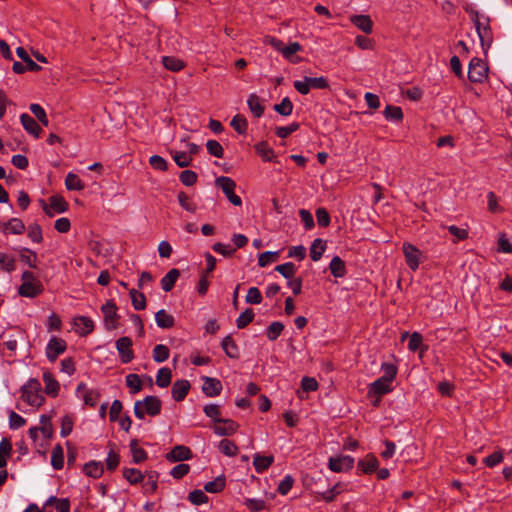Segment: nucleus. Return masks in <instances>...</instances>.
I'll use <instances>...</instances> for the list:
<instances>
[{
  "label": "nucleus",
  "instance_id": "f257e3e1",
  "mask_svg": "<svg viewBox=\"0 0 512 512\" xmlns=\"http://www.w3.org/2000/svg\"><path fill=\"white\" fill-rule=\"evenodd\" d=\"M471 18L480 39L481 47L483 51L486 52L493 42V34L489 24V19L483 15H479L477 12H473Z\"/></svg>",
  "mask_w": 512,
  "mask_h": 512
},
{
  "label": "nucleus",
  "instance_id": "f03ea898",
  "mask_svg": "<svg viewBox=\"0 0 512 512\" xmlns=\"http://www.w3.org/2000/svg\"><path fill=\"white\" fill-rule=\"evenodd\" d=\"M21 399L32 407H40L43 404L41 384L37 379L31 378L22 386Z\"/></svg>",
  "mask_w": 512,
  "mask_h": 512
},
{
  "label": "nucleus",
  "instance_id": "7ed1b4c3",
  "mask_svg": "<svg viewBox=\"0 0 512 512\" xmlns=\"http://www.w3.org/2000/svg\"><path fill=\"white\" fill-rule=\"evenodd\" d=\"M162 403L156 396H147L143 400L134 403V414L138 419H144L146 415L157 416L161 412Z\"/></svg>",
  "mask_w": 512,
  "mask_h": 512
},
{
  "label": "nucleus",
  "instance_id": "20e7f679",
  "mask_svg": "<svg viewBox=\"0 0 512 512\" xmlns=\"http://www.w3.org/2000/svg\"><path fill=\"white\" fill-rule=\"evenodd\" d=\"M216 185L221 188L227 199L235 206H241L242 200L234 193L236 183L233 179L226 176L218 177L215 181Z\"/></svg>",
  "mask_w": 512,
  "mask_h": 512
},
{
  "label": "nucleus",
  "instance_id": "39448f33",
  "mask_svg": "<svg viewBox=\"0 0 512 512\" xmlns=\"http://www.w3.org/2000/svg\"><path fill=\"white\" fill-rule=\"evenodd\" d=\"M488 76L487 65L479 58L471 59L468 68V78L472 82L481 83Z\"/></svg>",
  "mask_w": 512,
  "mask_h": 512
},
{
  "label": "nucleus",
  "instance_id": "423d86ee",
  "mask_svg": "<svg viewBox=\"0 0 512 512\" xmlns=\"http://www.w3.org/2000/svg\"><path fill=\"white\" fill-rule=\"evenodd\" d=\"M402 250L408 267L413 271L417 270L424 258L423 253L410 243H404Z\"/></svg>",
  "mask_w": 512,
  "mask_h": 512
},
{
  "label": "nucleus",
  "instance_id": "0eeeda50",
  "mask_svg": "<svg viewBox=\"0 0 512 512\" xmlns=\"http://www.w3.org/2000/svg\"><path fill=\"white\" fill-rule=\"evenodd\" d=\"M23 283L19 287V293L25 297H35L41 292V286L38 282L34 281L31 272H24L22 275Z\"/></svg>",
  "mask_w": 512,
  "mask_h": 512
},
{
  "label": "nucleus",
  "instance_id": "6e6552de",
  "mask_svg": "<svg viewBox=\"0 0 512 512\" xmlns=\"http://www.w3.org/2000/svg\"><path fill=\"white\" fill-rule=\"evenodd\" d=\"M354 466V458L349 455H340L329 458L328 467L336 473L347 472Z\"/></svg>",
  "mask_w": 512,
  "mask_h": 512
},
{
  "label": "nucleus",
  "instance_id": "1a4fd4ad",
  "mask_svg": "<svg viewBox=\"0 0 512 512\" xmlns=\"http://www.w3.org/2000/svg\"><path fill=\"white\" fill-rule=\"evenodd\" d=\"M132 340L129 337H121L116 341V349L118 351L120 360L126 364L132 361L134 354L132 351Z\"/></svg>",
  "mask_w": 512,
  "mask_h": 512
},
{
  "label": "nucleus",
  "instance_id": "9d476101",
  "mask_svg": "<svg viewBox=\"0 0 512 512\" xmlns=\"http://www.w3.org/2000/svg\"><path fill=\"white\" fill-rule=\"evenodd\" d=\"M76 396L86 405L95 406L99 399V392L89 388L86 384L80 383L76 388Z\"/></svg>",
  "mask_w": 512,
  "mask_h": 512
},
{
  "label": "nucleus",
  "instance_id": "9b49d317",
  "mask_svg": "<svg viewBox=\"0 0 512 512\" xmlns=\"http://www.w3.org/2000/svg\"><path fill=\"white\" fill-rule=\"evenodd\" d=\"M66 350V343L63 339L52 337L46 346V356L49 361L54 362L57 357Z\"/></svg>",
  "mask_w": 512,
  "mask_h": 512
},
{
  "label": "nucleus",
  "instance_id": "f8f14e48",
  "mask_svg": "<svg viewBox=\"0 0 512 512\" xmlns=\"http://www.w3.org/2000/svg\"><path fill=\"white\" fill-rule=\"evenodd\" d=\"M391 391H392V383H390L380 377L369 385L368 397L381 398L383 395H385Z\"/></svg>",
  "mask_w": 512,
  "mask_h": 512
},
{
  "label": "nucleus",
  "instance_id": "ddd939ff",
  "mask_svg": "<svg viewBox=\"0 0 512 512\" xmlns=\"http://www.w3.org/2000/svg\"><path fill=\"white\" fill-rule=\"evenodd\" d=\"M68 204L61 196H52L49 199V204H43L45 213L53 217L56 213H63L67 210Z\"/></svg>",
  "mask_w": 512,
  "mask_h": 512
},
{
  "label": "nucleus",
  "instance_id": "4468645a",
  "mask_svg": "<svg viewBox=\"0 0 512 512\" xmlns=\"http://www.w3.org/2000/svg\"><path fill=\"white\" fill-rule=\"evenodd\" d=\"M238 425L229 419H220L213 426V431L218 436H230L237 431Z\"/></svg>",
  "mask_w": 512,
  "mask_h": 512
},
{
  "label": "nucleus",
  "instance_id": "2eb2a0df",
  "mask_svg": "<svg viewBox=\"0 0 512 512\" xmlns=\"http://www.w3.org/2000/svg\"><path fill=\"white\" fill-rule=\"evenodd\" d=\"M202 390L206 396L214 397L220 394L222 384L215 378L204 377Z\"/></svg>",
  "mask_w": 512,
  "mask_h": 512
},
{
  "label": "nucleus",
  "instance_id": "dca6fc26",
  "mask_svg": "<svg viewBox=\"0 0 512 512\" xmlns=\"http://www.w3.org/2000/svg\"><path fill=\"white\" fill-rule=\"evenodd\" d=\"M74 328L79 335L86 336L93 331L94 323L88 317L79 316L74 319Z\"/></svg>",
  "mask_w": 512,
  "mask_h": 512
},
{
  "label": "nucleus",
  "instance_id": "f3484780",
  "mask_svg": "<svg viewBox=\"0 0 512 512\" xmlns=\"http://www.w3.org/2000/svg\"><path fill=\"white\" fill-rule=\"evenodd\" d=\"M20 121L24 129L35 138H39L41 134V127L37 122L28 114L23 113L20 115Z\"/></svg>",
  "mask_w": 512,
  "mask_h": 512
},
{
  "label": "nucleus",
  "instance_id": "a211bd4d",
  "mask_svg": "<svg viewBox=\"0 0 512 512\" xmlns=\"http://www.w3.org/2000/svg\"><path fill=\"white\" fill-rule=\"evenodd\" d=\"M190 383L187 380H177L172 386V397L175 401H182L188 394Z\"/></svg>",
  "mask_w": 512,
  "mask_h": 512
},
{
  "label": "nucleus",
  "instance_id": "6ab92c4d",
  "mask_svg": "<svg viewBox=\"0 0 512 512\" xmlns=\"http://www.w3.org/2000/svg\"><path fill=\"white\" fill-rule=\"evenodd\" d=\"M43 381L45 384V393L49 396L56 397L60 390L58 381L49 371L43 372Z\"/></svg>",
  "mask_w": 512,
  "mask_h": 512
},
{
  "label": "nucleus",
  "instance_id": "aec40b11",
  "mask_svg": "<svg viewBox=\"0 0 512 512\" xmlns=\"http://www.w3.org/2000/svg\"><path fill=\"white\" fill-rule=\"evenodd\" d=\"M167 459L170 461H183L192 457L191 450L182 445L175 446L168 454Z\"/></svg>",
  "mask_w": 512,
  "mask_h": 512
},
{
  "label": "nucleus",
  "instance_id": "412c9836",
  "mask_svg": "<svg viewBox=\"0 0 512 512\" xmlns=\"http://www.w3.org/2000/svg\"><path fill=\"white\" fill-rule=\"evenodd\" d=\"M350 21L364 33L372 32L373 22L368 15H353L350 17Z\"/></svg>",
  "mask_w": 512,
  "mask_h": 512
},
{
  "label": "nucleus",
  "instance_id": "4be33fe9",
  "mask_svg": "<svg viewBox=\"0 0 512 512\" xmlns=\"http://www.w3.org/2000/svg\"><path fill=\"white\" fill-rule=\"evenodd\" d=\"M155 321L157 326L163 329L171 328L174 325V317L164 309L155 314Z\"/></svg>",
  "mask_w": 512,
  "mask_h": 512
},
{
  "label": "nucleus",
  "instance_id": "5701e85b",
  "mask_svg": "<svg viewBox=\"0 0 512 512\" xmlns=\"http://www.w3.org/2000/svg\"><path fill=\"white\" fill-rule=\"evenodd\" d=\"M248 107L251 111V113L259 118L264 113V106L262 104L261 99L256 94H250L247 99Z\"/></svg>",
  "mask_w": 512,
  "mask_h": 512
},
{
  "label": "nucleus",
  "instance_id": "b1692460",
  "mask_svg": "<svg viewBox=\"0 0 512 512\" xmlns=\"http://www.w3.org/2000/svg\"><path fill=\"white\" fill-rule=\"evenodd\" d=\"M144 483H143V490L147 494H152L157 489V483H158V473L155 471L147 472L146 475H144Z\"/></svg>",
  "mask_w": 512,
  "mask_h": 512
},
{
  "label": "nucleus",
  "instance_id": "393cba45",
  "mask_svg": "<svg viewBox=\"0 0 512 512\" xmlns=\"http://www.w3.org/2000/svg\"><path fill=\"white\" fill-rule=\"evenodd\" d=\"M302 50V46L298 42L290 43L288 46H284L282 55L292 63H298L300 58L295 56L296 53Z\"/></svg>",
  "mask_w": 512,
  "mask_h": 512
},
{
  "label": "nucleus",
  "instance_id": "a878e982",
  "mask_svg": "<svg viewBox=\"0 0 512 512\" xmlns=\"http://www.w3.org/2000/svg\"><path fill=\"white\" fill-rule=\"evenodd\" d=\"M329 269H330L331 274L336 278L344 277L346 274L345 263L338 256H335L332 258V260L329 264Z\"/></svg>",
  "mask_w": 512,
  "mask_h": 512
},
{
  "label": "nucleus",
  "instance_id": "bb28decb",
  "mask_svg": "<svg viewBox=\"0 0 512 512\" xmlns=\"http://www.w3.org/2000/svg\"><path fill=\"white\" fill-rule=\"evenodd\" d=\"M326 250V242L320 238L315 239L310 247V257L313 261H319Z\"/></svg>",
  "mask_w": 512,
  "mask_h": 512
},
{
  "label": "nucleus",
  "instance_id": "cd10ccee",
  "mask_svg": "<svg viewBox=\"0 0 512 512\" xmlns=\"http://www.w3.org/2000/svg\"><path fill=\"white\" fill-rule=\"evenodd\" d=\"M102 312L105 317V323L108 329L114 328V320L116 317V307L113 303L107 302L102 306Z\"/></svg>",
  "mask_w": 512,
  "mask_h": 512
},
{
  "label": "nucleus",
  "instance_id": "c85d7f7f",
  "mask_svg": "<svg viewBox=\"0 0 512 512\" xmlns=\"http://www.w3.org/2000/svg\"><path fill=\"white\" fill-rule=\"evenodd\" d=\"M274 457L269 456H262L259 454H256L253 459V465L255 467V470L258 473L264 472L268 467L273 463Z\"/></svg>",
  "mask_w": 512,
  "mask_h": 512
},
{
  "label": "nucleus",
  "instance_id": "c756f323",
  "mask_svg": "<svg viewBox=\"0 0 512 512\" xmlns=\"http://www.w3.org/2000/svg\"><path fill=\"white\" fill-rule=\"evenodd\" d=\"M179 271L177 269H171L162 279L161 287L164 291L168 292L172 290L179 277Z\"/></svg>",
  "mask_w": 512,
  "mask_h": 512
},
{
  "label": "nucleus",
  "instance_id": "7c9ffc66",
  "mask_svg": "<svg viewBox=\"0 0 512 512\" xmlns=\"http://www.w3.org/2000/svg\"><path fill=\"white\" fill-rule=\"evenodd\" d=\"M162 64L164 67L172 72H178L184 68V62L173 56L162 57Z\"/></svg>",
  "mask_w": 512,
  "mask_h": 512
},
{
  "label": "nucleus",
  "instance_id": "2f4dec72",
  "mask_svg": "<svg viewBox=\"0 0 512 512\" xmlns=\"http://www.w3.org/2000/svg\"><path fill=\"white\" fill-rule=\"evenodd\" d=\"M358 466L364 473H371L377 469L378 460L373 455H367L364 459L359 461Z\"/></svg>",
  "mask_w": 512,
  "mask_h": 512
},
{
  "label": "nucleus",
  "instance_id": "473e14b6",
  "mask_svg": "<svg viewBox=\"0 0 512 512\" xmlns=\"http://www.w3.org/2000/svg\"><path fill=\"white\" fill-rule=\"evenodd\" d=\"M384 116L388 121L399 122L403 119V112L398 106L387 105L384 109Z\"/></svg>",
  "mask_w": 512,
  "mask_h": 512
},
{
  "label": "nucleus",
  "instance_id": "72a5a7b5",
  "mask_svg": "<svg viewBox=\"0 0 512 512\" xmlns=\"http://www.w3.org/2000/svg\"><path fill=\"white\" fill-rule=\"evenodd\" d=\"M123 477L132 485L138 484L144 480V475L140 470L135 468H125Z\"/></svg>",
  "mask_w": 512,
  "mask_h": 512
},
{
  "label": "nucleus",
  "instance_id": "f704fd0d",
  "mask_svg": "<svg viewBox=\"0 0 512 512\" xmlns=\"http://www.w3.org/2000/svg\"><path fill=\"white\" fill-rule=\"evenodd\" d=\"M255 150L264 161H273L275 158L273 149L266 142L256 144Z\"/></svg>",
  "mask_w": 512,
  "mask_h": 512
},
{
  "label": "nucleus",
  "instance_id": "c9c22d12",
  "mask_svg": "<svg viewBox=\"0 0 512 512\" xmlns=\"http://www.w3.org/2000/svg\"><path fill=\"white\" fill-rule=\"evenodd\" d=\"M51 465L54 469L59 470L64 465V455L61 446L57 445L52 449L51 452Z\"/></svg>",
  "mask_w": 512,
  "mask_h": 512
},
{
  "label": "nucleus",
  "instance_id": "e433bc0d",
  "mask_svg": "<svg viewBox=\"0 0 512 512\" xmlns=\"http://www.w3.org/2000/svg\"><path fill=\"white\" fill-rule=\"evenodd\" d=\"M65 186L68 190L80 191L84 189L81 179L74 173H68L65 178Z\"/></svg>",
  "mask_w": 512,
  "mask_h": 512
},
{
  "label": "nucleus",
  "instance_id": "4c0bfd02",
  "mask_svg": "<svg viewBox=\"0 0 512 512\" xmlns=\"http://www.w3.org/2000/svg\"><path fill=\"white\" fill-rule=\"evenodd\" d=\"M171 155L175 163L181 168L188 167L193 160L189 153L185 151H171Z\"/></svg>",
  "mask_w": 512,
  "mask_h": 512
},
{
  "label": "nucleus",
  "instance_id": "58836bf2",
  "mask_svg": "<svg viewBox=\"0 0 512 512\" xmlns=\"http://www.w3.org/2000/svg\"><path fill=\"white\" fill-rule=\"evenodd\" d=\"M25 229L24 223L18 219L13 218L4 224L3 230L11 234H21Z\"/></svg>",
  "mask_w": 512,
  "mask_h": 512
},
{
  "label": "nucleus",
  "instance_id": "ea45409f",
  "mask_svg": "<svg viewBox=\"0 0 512 512\" xmlns=\"http://www.w3.org/2000/svg\"><path fill=\"white\" fill-rule=\"evenodd\" d=\"M169 348L166 345L158 344L154 347L152 357L157 363H162L169 358Z\"/></svg>",
  "mask_w": 512,
  "mask_h": 512
},
{
  "label": "nucleus",
  "instance_id": "a19ab883",
  "mask_svg": "<svg viewBox=\"0 0 512 512\" xmlns=\"http://www.w3.org/2000/svg\"><path fill=\"white\" fill-rule=\"evenodd\" d=\"M171 378H172L171 370L167 367H163V368L159 369V371L156 375V384L161 388H165L170 384Z\"/></svg>",
  "mask_w": 512,
  "mask_h": 512
},
{
  "label": "nucleus",
  "instance_id": "79ce46f5",
  "mask_svg": "<svg viewBox=\"0 0 512 512\" xmlns=\"http://www.w3.org/2000/svg\"><path fill=\"white\" fill-rule=\"evenodd\" d=\"M84 473L92 478H99L103 473V465L100 462H89L84 466Z\"/></svg>",
  "mask_w": 512,
  "mask_h": 512
},
{
  "label": "nucleus",
  "instance_id": "37998d69",
  "mask_svg": "<svg viewBox=\"0 0 512 512\" xmlns=\"http://www.w3.org/2000/svg\"><path fill=\"white\" fill-rule=\"evenodd\" d=\"M218 448L221 453L229 457H233L238 453V447L236 444L228 439L221 440Z\"/></svg>",
  "mask_w": 512,
  "mask_h": 512
},
{
  "label": "nucleus",
  "instance_id": "c03bdc74",
  "mask_svg": "<svg viewBox=\"0 0 512 512\" xmlns=\"http://www.w3.org/2000/svg\"><path fill=\"white\" fill-rule=\"evenodd\" d=\"M225 487V478L223 476H218L212 481H209L205 484L204 489L208 493H218L222 491Z\"/></svg>",
  "mask_w": 512,
  "mask_h": 512
},
{
  "label": "nucleus",
  "instance_id": "a18cd8bd",
  "mask_svg": "<svg viewBox=\"0 0 512 512\" xmlns=\"http://www.w3.org/2000/svg\"><path fill=\"white\" fill-rule=\"evenodd\" d=\"M222 348L228 357H230V358L238 357V348L230 336H227L223 339Z\"/></svg>",
  "mask_w": 512,
  "mask_h": 512
},
{
  "label": "nucleus",
  "instance_id": "49530a36",
  "mask_svg": "<svg viewBox=\"0 0 512 512\" xmlns=\"http://www.w3.org/2000/svg\"><path fill=\"white\" fill-rule=\"evenodd\" d=\"M178 202L181 205V207L184 208L188 212L195 213L197 211V205L184 192H180L178 194Z\"/></svg>",
  "mask_w": 512,
  "mask_h": 512
},
{
  "label": "nucleus",
  "instance_id": "de8ad7c7",
  "mask_svg": "<svg viewBox=\"0 0 512 512\" xmlns=\"http://www.w3.org/2000/svg\"><path fill=\"white\" fill-rule=\"evenodd\" d=\"M274 110L283 116H289L293 111V104L288 97L282 99L279 104L274 106Z\"/></svg>",
  "mask_w": 512,
  "mask_h": 512
},
{
  "label": "nucleus",
  "instance_id": "09e8293b",
  "mask_svg": "<svg viewBox=\"0 0 512 512\" xmlns=\"http://www.w3.org/2000/svg\"><path fill=\"white\" fill-rule=\"evenodd\" d=\"M275 270L279 272L284 278L291 280L295 273L296 267L292 262H287L276 266Z\"/></svg>",
  "mask_w": 512,
  "mask_h": 512
},
{
  "label": "nucleus",
  "instance_id": "8fccbe9b",
  "mask_svg": "<svg viewBox=\"0 0 512 512\" xmlns=\"http://www.w3.org/2000/svg\"><path fill=\"white\" fill-rule=\"evenodd\" d=\"M125 380L131 393L135 394L142 390V381L137 374H129Z\"/></svg>",
  "mask_w": 512,
  "mask_h": 512
},
{
  "label": "nucleus",
  "instance_id": "3c124183",
  "mask_svg": "<svg viewBox=\"0 0 512 512\" xmlns=\"http://www.w3.org/2000/svg\"><path fill=\"white\" fill-rule=\"evenodd\" d=\"M284 329V325L281 322H272L266 329V335L269 340H276Z\"/></svg>",
  "mask_w": 512,
  "mask_h": 512
},
{
  "label": "nucleus",
  "instance_id": "603ef678",
  "mask_svg": "<svg viewBox=\"0 0 512 512\" xmlns=\"http://www.w3.org/2000/svg\"><path fill=\"white\" fill-rule=\"evenodd\" d=\"M279 258V252L266 251L259 255L258 264L260 267H266L272 262L277 261Z\"/></svg>",
  "mask_w": 512,
  "mask_h": 512
},
{
  "label": "nucleus",
  "instance_id": "864d4df0",
  "mask_svg": "<svg viewBox=\"0 0 512 512\" xmlns=\"http://www.w3.org/2000/svg\"><path fill=\"white\" fill-rule=\"evenodd\" d=\"M130 296L132 300L133 307L136 310H143L146 306V298L144 294L137 292L136 290L132 289L130 291Z\"/></svg>",
  "mask_w": 512,
  "mask_h": 512
},
{
  "label": "nucleus",
  "instance_id": "5fc2aeb1",
  "mask_svg": "<svg viewBox=\"0 0 512 512\" xmlns=\"http://www.w3.org/2000/svg\"><path fill=\"white\" fill-rule=\"evenodd\" d=\"M381 370L383 372V375L381 376V378L392 383L396 377L397 368L393 364L383 363L381 366Z\"/></svg>",
  "mask_w": 512,
  "mask_h": 512
},
{
  "label": "nucleus",
  "instance_id": "6e6d98bb",
  "mask_svg": "<svg viewBox=\"0 0 512 512\" xmlns=\"http://www.w3.org/2000/svg\"><path fill=\"white\" fill-rule=\"evenodd\" d=\"M30 111L34 114V116L44 125L48 126L49 120L47 118L45 110L36 103L30 105Z\"/></svg>",
  "mask_w": 512,
  "mask_h": 512
},
{
  "label": "nucleus",
  "instance_id": "4d7b16f0",
  "mask_svg": "<svg viewBox=\"0 0 512 512\" xmlns=\"http://www.w3.org/2000/svg\"><path fill=\"white\" fill-rule=\"evenodd\" d=\"M231 126L239 133L244 134L247 130V120L241 115H235L231 120Z\"/></svg>",
  "mask_w": 512,
  "mask_h": 512
},
{
  "label": "nucleus",
  "instance_id": "13d9d810",
  "mask_svg": "<svg viewBox=\"0 0 512 512\" xmlns=\"http://www.w3.org/2000/svg\"><path fill=\"white\" fill-rule=\"evenodd\" d=\"M38 429L45 438H50L52 436V424L48 416L42 415L40 417V427H38Z\"/></svg>",
  "mask_w": 512,
  "mask_h": 512
},
{
  "label": "nucleus",
  "instance_id": "bf43d9fd",
  "mask_svg": "<svg viewBox=\"0 0 512 512\" xmlns=\"http://www.w3.org/2000/svg\"><path fill=\"white\" fill-rule=\"evenodd\" d=\"M206 147H207V150L208 152L217 157V158H222L223 155H224V150H223V147L222 145L216 141V140H208L207 143H206Z\"/></svg>",
  "mask_w": 512,
  "mask_h": 512
},
{
  "label": "nucleus",
  "instance_id": "052dcab7",
  "mask_svg": "<svg viewBox=\"0 0 512 512\" xmlns=\"http://www.w3.org/2000/svg\"><path fill=\"white\" fill-rule=\"evenodd\" d=\"M254 319V313L251 309H246L236 320L237 327L242 329L246 327Z\"/></svg>",
  "mask_w": 512,
  "mask_h": 512
},
{
  "label": "nucleus",
  "instance_id": "680f3d73",
  "mask_svg": "<svg viewBox=\"0 0 512 512\" xmlns=\"http://www.w3.org/2000/svg\"><path fill=\"white\" fill-rule=\"evenodd\" d=\"M21 260L31 268H36L37 255L29 249H23L20 254Z\"/></svg>",
  "mask_w": 512,
  "mask_h": 512
},
{
  "label": "nucleus",
  "instance_id": "e2e57ef3",
  "mask_svg": "<svg viewBox=\"0 0 512 512\" xmlns=\"http://www.w3.org/2000/svg\"><path fill=\"white\" fill-rule=\"evenodd\" d=\"M188 499L194 505H201L208 502V497L202 490H194L190 492Z\"/></svg>",
  "mask_w": 512,
  "mask_h": 512
},
{
  "label": "nucleus",
  "instance_id": "0e129e2a",
  "mask_svg": "<svg viewBox=\"0 0 512 512\" xmlns=\"http://www.w3.org/2000/svg\"><path fill=\"white\" fill-rule=\"evenodd\" d=\"M299 124L296 122H293L287 126H280L276 127V135L280 138H286L296 130H298Z\"/></svg>",
  "mask_w": 512,
  "mask_h": 512
},
{
  "label": "nucleus",
  "instance_id": "69168bd1",
  "mask_svg": "<svg viewBox=\"0 0 512 512\" xmlns=\"http://www.w3.org/2000/svg\"><path fill=\"white\" fill-rule=\"evenodd\" d=\"M305 78L308 81V85L310 89H325L328 87V81L325 77H307Z\"/></svg>",
  "mask_w": 512,
  "mask_h": 512
},
{
  "label": "nucleus",
  "instance_id": "338daca9",
  "mask_svg": "<svg viewBox=\"0 0 512 512\" xmlns=\"http://www.w3.org/2000/svg\"><path fill=\"white\" fill-rule=\"evenodd\" d=\"M26 424V420L19 414L14 411H10L9 413V427L11 429H19Z\"/></svg>",
  "mask_w": 512,
  "mask_h": 512
},
{
  "label": "nucleus",
  "instance_id": "774afa93",
  "mask_svg": "<svg viewBox=\"0 0 512 512\" xmlns=\"http://www.w3.org/2000/svg\"><path fill=\"white\" fill-rule=\"evenodd\" d=\"M294 479L291 475H286L279 483L277 491L281 495H286L292 488Z\"/></svg>",
  "mask_w": 512,
  "mask_h": 512
}]
</instances>
